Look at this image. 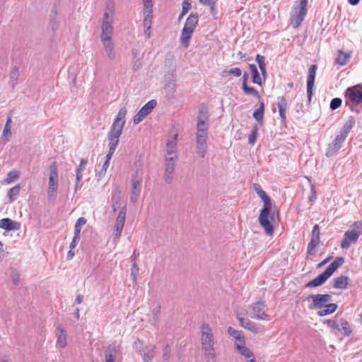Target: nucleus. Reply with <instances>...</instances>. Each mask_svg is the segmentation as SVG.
<instances>
[{
  "label": "nucleus",
  "mask_w": 362,
  "mask_h": 362,
  "mask_svg": "<svg viewBox=\"0 0 362 362\" xmlns=\"http://www.w3.org/2000/svg\"><path fill=\"white\" fill-rule=\"evenodd\" d=\"M135 165L136 169L134 170V173L132 175V180L131 181H138V182L141 183L143 180V169L142 164L139 162L135 163Z\"/></svg>",
  "instance_id": "c756f323"
},
{
  "label": "nucleus",
  "mask_w": 362,
  "mask_h": 362,
  "mask_svg": "<svg viewBox=\"0 0 362 362\" xmlns=\"http://www.w3.org/2000/svg\"><path fill=\"white\" fill-rule=\"evenodd\" d=\"M122 130L120 129H115L110 127V130L107 134V139H108V146L109 149L112 151H115L118 144L119 139L122 135Z\"/></svg>",
  "instance_id": "4468645a"
},
{
  "label": "nucleus",
  "mask_w": 362,
  "mask_h": 362,
  "mask_svg": "<svg viewBox=\"0 0 362 362\" xmlns=\"http://www.w3.org/2000/svg\"><path fill=\"white\" fill-rule=\"evenodd\" d=\"M103 44L105 52L110 59H114L115 58V52L114 49L113 43L112 40L110 41H101Z\"/></svg>",
  "instance_id": "2f4dec72"
},
{
  "label": "nucleus",
  "mask_w": 362,
  "mask_h": 362,
  "mask_svg": "<svg viewBox=\"0 0 362 362\" xmlns=\"http://www.w3.org/2000/svg\"><path fill=\"white\" fill-rule=\"evenodd\" d=\"M132 267L131 269V276L134 281H136V276L139 274V269L135 262V257L132 256Z\"/></svg>",
  "instance_id": "864d4df0"
},
{
  "label": "nucleus",
  "mask_w": 362,
  "mask_h": 362,
  "mask_svg": "<svg viewBox=\"0 0 362 362\" xmlns=\"http://www.w3.org/2000/svg\"><path fill=\"white\" fill-rule=\"evenodd\" d=\"M312 299L313 303L309 305L310 309L322 308L325 305L332 300V296L329 294H316L310 295L307 300Z\"/></svg>",
  "instance_id": "1a4fd4ad"
},
{
  "label": "nucleus",
  "mask_w": 362,
  "mask_h": 362,
  "mask_svg": "<svg viewBox=\"0 0 362 362\" xmlns=\"http://www.w3.org/2000/svg\"><path fill=\"white\" fill-rule=\"evenodd\" d=\"M350 282V278L347 276H340L334 279L333 287L338 289H346Z\"/></svg>",
  "instance_id": "b1692460"
},
{
  "label": "nucleus",
  "mask_w": 362,
  "mask_h": 362,
  "mask_svg": "<svg viewBox=\"0 0 362 362\" xmlns=\"http://www.w3.org/2000/svg\"><path fill=\"white\" fill-rule=\"evenodd\" d=\"M11 278L14 285L18 286L20 283V274L16 269H11Z\"/></svg>",
  "instance_id": "13d9d810"
},
{
  "label": "nucleus",
  "mask_w": 362,
  "mask_h": 362,
  "mask_svg": "<svg viewBox=\"0 0 362 362\" xmlns=\"http://www.w3.org/2000/svg\"><path fill=\"white\" fill-rule=\"evenodd\" d=\"M249 68L252 73V81L254 83L262 85V79L259 75V73L257 70V68L255 64H249Z\"/></svg>",
  "instance_id": "473e14b6"
},
{
  "label": "nucleus",
  "mask_w": 362,
  "mask_h": 362,
  "mask_svg": "<svg viewBox=\"0 0 362 362\" xmlns=\"http://www.w3.org/2000/svg\"><path fill=\"white\" fill-rule=\"evenodd\" d=\"M325 323L332 329H339V324L337 320H327Z\"/></svg>",
  "instance_id": "774afa93"
},
{
  "label": "nucleus",
  "mask_w": 362,
  "mask_h": 362,
  "mask_svg": "<svg viewBox=\"0 0 362 362\" xmlns=\"http://www.w3.org/2000/svg\"><path fill=\"white\" fill-rule=\"evenodd\" d=\"M206 362H216V355L215 353V348H206L202 349Z\"/></svg>",
  "instance_id": "72a5a7b5"
},
{
  "label": "nucleus",
  "mask_w": 362,
  "mask_h": 362,
  "mask_svg": "<svg viewBox=\"0 0 362 362\" xmlns=\"http://www.w3.org/2000/svg\"><path fill=\"white\" fill-rule=\"evenodd\" d=\"M177 135H175V136L169 140L166 145V153L168 154L167 157H175V159L177 158Z\"/></svg>",
  "instance_id": "4be33fe9"
},
{
  "label": "nucleus",
  "mask_w": 362,
  "mask_h": 362,
  "mask_svg": "<svg viewBox=\"0 0 362 362\" xmlns=\"http://www.w3.org/2000/svg\"><path fill=\"white\" fill-rule=\"evenodd\" d=\"M308 0H298L295 2L291 17V23L294 28L300 26L308 13Z\"/></svg>",
  "instance_id": "39448f33"
},
{
  "label": "nucleus",
  "mask_w": 362,
  "mask_h": 362,
  "mask_svg": "<svg viewBox=\"0 0 362 362\" xmlns=\"http://www.w3.org/2000/svg\"><path fill=\"white\" fill-rule=\"evenodd\" d=\"M209 124L207 122H197V133L208 134Z\"/></svg>",
  "instance_id": "49530a36"
},
{
  "label": "nucleus",
  "mask_w": 362,
  "mask_h": 362,
  "mask_svg": "<svg viewBox=\"0 0 362 362\" xmlns=\"http://www.w3.org/2000/svg\"><path fill=\"white\" fill-rule=\"evenodd\" d=\"M289 101V97L283 95L277 98V107L278 108H287Z\"/></svg>",
  "instance_id": "3c124183"
},
{
  "label": "nucleus",
  "mask_w": 362,
  "mask_h": 362,
  "mask_svg": "<svg viewBox=\"0 0 362 362\" xmlns=\"http://www.w3.org/2000/svg\"><path fill=\"white\" fill-rule=\"evenodd\" d=\"M20 175V173L17 170H12V171H10L8 174H7V177L5 179V182L7 183V184H9V183H11L13 182V181H15L16 179L18 178Z\"/></svg>",
  "instance_id": "8fccbe9b"
},
{
  "label": "nucleus",
  "mask_w": 362,
  "mask_h": 362,
  "mask_svg": "<svg viewBox=\"0 0 362 362\" xmlns=\"http://www.w3.org/2000/svg\"><path fill=\"white\" fill-rule=\"evenodd\" d=\"M170 353H171L170 347L168 344H166L163 350V360H165V361L169 360V358H170Z\"/></svg>",
  "instance_id": "338daca9"
},
{
  "label": "nucleus",
  "mask_w": 362,
  "mask_h": 362,
  "mask_svg": "<svg viewBox=\"0 0 362 362\" xmlns=\"http://www.w3.org/2000/svg\"><path fill=\"white\" fill-rule=\"evenodd\" d=\"M208 138V134H196V142L197 153L202 158H204L205 153L207 148L206 141Z\"/></svg>",
  "instance_id": "2eb2a0df"
},
{
  "label": "nucleus",
  "mask_w": 362,
  "mask_h": 362,
  "mask_svg": "<svg viewBox=\"0 0 362 362\" xmlns=\"http://www.w3.org/2000/svg\"><path fill=\"white\" fill-rule=\"evenodd\" d=\"M341 103H342V100L341 98H334L330 102L329 108L332 110H335L341 105Z\"/></svg>",
  "instance_id": "052dcab7"
},
{
  "label": "nucleus",
  "mask_w": 362,
  "mask_h": 362,
  "mask_svg": "<svg viewBox=\"0 0 362 362\" xmlns=\"http://www.w3.org/2000/svg\"><path fill=\"white\" fill-rule=\"evenodd\" d=\"M264 103L263 101H259V108L252 114L253 117L257 120L260 126L263 125L264 122Z\"/></svg>",
  "instance_id": "bb28decb"
},
{
  "label": "nucleus",
  "mask_w": 362,
  "mask_h": 362,
  "mask_svg": "<svg viewBox=\"0 0 362 362\" xmlns=\"http://www.w3.org/2000/svg\"><path fill=\"white\" fill-rule=\"evenodd\" d=\"M127 108L125 107H122L119 110L117 115L116 118L115 119L111 127L115 128V129L122 128V130H123V128L125 124L124 118L127 115Z\"/></svg>",
  "instance_id": "6ab92c4d"
},
{
  "label": "nucleus",
  "mask_w": 362,
  "mask_h": 362,
  "mask_svg": "<svg viewBox=\"0 0 362 362\" xmlns=\"http://www.w3.org/2000/svg\"><path fill=\"white\" fill-rule=\"evenodd\" d=\"M242 88L245 94L253 95L254 97H256L259 100L261 99L260 95L255 88L249 87L247 85H245L242 86Z\"/></svg>",
  "instance_id": "a18cd8bd"
},
{
  "label": "nucleus",
  "mask_w": 362,
  "mask_h": 362,
  "mask_svg": "<svg viewBox=\"0 0 362 362\" xmlns=\"http://www.w3.org/2000/svg\"><path fill=\"white\" fill-rule=\"evenodd\" d=\"M191 8V3L189 0H184L182 3V15H185Z\"/></svg>",
  "instance_id": "69168bd1"
},
{
  "label": "nucleus",
  "mask_w": 362,
  "mask_h": 362,
  "mask_svg": "<svg viewBox=\"0 0 362 362\" xmlns=\"http://www.w3.org/2000/svg\"><path fill=\"white\" fill-rule=\"evenodd\" d=\"M234 346L238 353L244 357L248 358L253 356L254 353L249 348L245 346V344L235 343Z\"/></svg>",
  "instance_id": "cd10ccee"
},
{
  "label": "nucleus",
  "mask_w": 362,
  "mask_h": 362,
  "mask_svg": "<svg viewBox=\"0 0 362 362\" xmlns=\"http://www.w3.org/2000/svg\"><path fill=\"white\" fill-rule=\"evenodd\" d=\"M266 306L263 301H257L253 303L251 305L252 310L251 317L257 320H269V315L264 311Z\"/></svg>",
  "instance_id": "9b49d317"
},
{
  "label": "nucleus",
  "mask_w": 362,
  "mask_h": 362,
  "mask_svg": "<svg viewBox=\"0 0 362 362\" xmlns=\"http://www.w3.org/2000/svg\"><path fill=\"white\" fill-rule=\"evenodd\" d=\"M253 189L257 193V194L261 198V199L267 196L266 192L262 189L260 185L258 183H255L253 185Z\"/></svg>",
  "instance_id": "680f3d73"
},
{
  "label": "nucleus",
  "mask_w": 362,
  "mask_h": 362,
  "mask_svg": "<svg viewBox=\"0 0 362 362\" xmlns=\"http://www.w3.org/2000/svg\"><path fill=\"white\" fill-rule=\"evenodd\" d=\"M21 188V185H17L8 190L7 196L9 199L10 202H13L16 199V197L20 193Z\"/></svg>",
  "instance_id": "58836bf2"
},
{
  "label": "nucleus",
  "mask_w": 362,
  "mask_h": 362,
  "mask_svg": "<svg viewBox=\"0 0 362 362\" xmlns=\"http://www.w3.org/2000/svg\"><path fill=\"white\" fill-rule=\"evenodd\" d=\"M199 18L197 13H192L186 19L180 38V42L186 49L189 46L192 35L198 25Z\"/></svg>",
  "instance_id": "7ed1b4c3"
},
{
  "label": "nucleus",
  "mask_w": 362,
  "mask_h": 362,
  "mask_svg": "<svg viewBox=\"0 0 362 362\" xmlns=\"http://www.w3.org/2000/svg\"><path fill=\"white\" fill-rule=\"evenodd\" d=\"M227 332L230 336L234 337L236 339L237 341L235 343L245 344V337L241 334V332L235 329L232 327H228Z\"/></svg>",
  "instance_id": "7c9ffc66"
},
{
  "label": "nucleus",
  "mask_w": 362,
  "mask_h": 362,
  "mask_svg": "<svg viewBox=\"0 0 362 362\" xmlns=\"http://www.w3.org/2000/svg\"><path fill=\"white\" fill-rule=\"evenodd\" d=\"M56 335L57 337V344L61 348H64L66 346V332L62 325L57 327Z\"/></svg>",
  "instance_id": "412c9836"
},
{
  "label": "nucleus",
  "mask_w": 362,
  "mask_h": 362,
  "mask_svg": "<svg viewBox=\"0 0 362 362\" xmlns=\"http://www.w3.org/2000/svg\"><path fill=\"white\" fill-rule=\"evenodd\" d=\"M339 329H337V331L341 332L345 336H350L352 333V329L350 327L349 323L345 320L344 319L341 318L339 320Z\"/></svg>",
  "instance_id": "c85d7f7f"
},
{
  "label": "nucleus",
  "mask_w": 362,
  "mask_h": 362,
  "mask_svg": "<svg viewBox=\"0 0 362 362\" xmlns=\"http://www.w3.org/2000/svg\"><path fill=\"white\" fill-rule=\"evenodd\" d=\"M0 228L6 230H16L21 228V223L9 218H4L0 220Z\"/></svg>",
  "instance_id": "a211bd4d"
},
{
  "label": "nucleus",
  "mask_w": 362,
  "mask_h": 362,
  "mask_svg": "<svg viewBox=\"0 0 362 362\" xmlns=\"http://www.w3.org/2000/svg\"><path fill=\"white\" fill-rule=\"evenodd\" d=\"M131 183L132 190L130 194V201L134 204L137 202L138 197L140 195L141 183L138 182V181H131Z\"/></svg>",
  "instance_id": "393cba45"
},
{
  "label": "nucleus",
  "mask_w": 362,
  "mask_h": 362,
  "mask_svg": "<svg viewBox=\"0 0 362 362\" xmlns=\"http://www.w3.org/2000/svg\"><path fill=\"white\" fill-rule=\"evenodd\" d=\"M144 28H151L152 18H153L152 13L148 12V13H144Z\"/></svg>",
  "instance_id": "6e6d98bb"
},
{
  "label": "nucleus",
  "mask_w": 362,
  "mask_h": 362,
  "mask_svg": "<svg viewBox=\"0 0 362 362\" xmlns=\"http://www.w3.org/2000/svg\"><path fill=\"white\" fill-rule=\"evenodd\" d=\"M317 69V66L316 64H313L310 66L308 71V77H307V95L308 101L310 102L313 93V89L315 84V79L316 75V71Z\"/></svg>",
  "instance_id": "ddd939ff"
},
{
  "label": "nucleus",
  "mask_w": 362,
  "mask_h": 362,
  "mask_svg": "<svg viewBox=\"0 0 362 362\" xmlns=\"http://www.w3.org/2000/svg\"><path fill=\"white\" fill-rule=\"evenodd\" d=\"M320 241L315 240L314 239H310V243L308 245V254L310 255H313L315 254V249L317 245L319 244Z\"/></svg>",
  "instance_id": "bf43d9fd"
},
{
  "label": "nucleus",
  "mask_w": 362,
  "mask_h": 362,
  "mask_svg": "<svg viewBox=\"0 0 362 362\" xmlns=\"http://www.w3.org/2000/svg\"><path fill=\"white\" fill-rule=\"evenodd\" d=\"M176 160L177 159H175V157H165L163 179L164 181L168 184H170L173 180L176 166Z\"/></svg>",
  "instance_id": "9d476101"
},
{
  "label": "nucleus",
  "mask_w": 362,
  "mask_h": 362,
  "mask_svg": "<svg viewBox=\"0 0 362 362\" xmlns=\"http://www.w3.org/2000/svg\"><path fill=\"white\" fill-rule=\"evenodd\" d=\"M151 314L153 315V320L154 322H158L159 320V316L160 314V307L157 306L156 308H153L151 311Z\"/></svg>",
  "instance_id": "0e129e2a"
},
{
  "label": "nucleus",
  "mask_w": 362,
  "mask_h": 362,
  "mask_svg": "<svg viewBox=\"0 0 362 362\" xmlns=\"http://www.w3.org/2000/svg\"><path fill=\"white\" fill-rule=\"evenodd\" d=\"M356 120L354 116H349L347 121L344 123V126L341 129V132L346 134H349L351 129L355 125Z\"/></svg>",
  "instance_id": "f704fd0d"
},
{
  "label": "nucleus",
  "mask_w": 362,
  "mask_h": 362,
  "mask_svg": "<svg viewBox=\"0 0 362 362\" xmlns=\"http://www.w3.org/2000/svg\"><path fill=\"white\" fill-rule=\"evenodd\" d=\"M120 199L121 190L117 187L112 192L111 194V203L113 212H116L117 208L119 207Z\"/></svg>",
  "instance_id": "a878e982"
},
{
  "label": "nucleus",
  "mask_w": 362,
  "mask_h": 362,
  "mask_svg": "<svg viewBox=\"0 0 362 362\" xmlns=\"http://www.w3.org/2000/svg\"><path fill=\"white\" fill-rule=\"evenodd\" d=\"M359 236L358 234L354 233L353 231L349 230L344 233V238L341 243V248H349L351 243L357 242Z\"/></svg>",
  "instance_id": "aec40b11"
},
{
  "label": "nucleus",
  "mask_w": 362,
  "mask_h": 362,
  "mask_svg": "<svg viewBox=\"0 0 362 362\" xmlns=\"http://www.w3.org/2000/svg\"><path fill=\"white\" fill-rule=\"evenodd\" d=\"M208 111L206 107H202L199 111V115L197 117V122H208Z\"/></svg>",
  "instance_id": "09e8293b"
},
{
  "label": "nucleus",
  "mask_w": 362,
  "mask_h": 362,
  "mask_svg": "<svg viewBox=\"0 0 362 362\" xmlns=\"http://www.w3.org/2000/svg\"><path fill=\"white\" fill-rule=\"evenodd\" d=\"M156 105L157 101L156 100H151L146 104H145L134 115L133 118L134 124H138L142 122L146 116L151 113Z\"/></svg>",
  "instance_id": "6e6552de"
},
{
  "label": "nucleus",
  "mask_w": 362,
  "mask_h": 362,
  "mask_svg": "<svg viewBox=\"0 0 362 362\" xmlns=\"http://www.w3.org/2000/svg\"><path fill=\"white\" fill-rule=\"evenodd\" d=\"M320 227L317 224H315L313 228L311 239L320 241Z\"/></svg>",
  "instance_id": "e2e57ef3"
},
{
  "label": "nucleus",
  "mask_w": 362,
  "mask_h": 362,
  "mask_svg": "<svg viewBox=\"0 0 362 362\" xmlns=\"http://www.w3.org/2000/svg\"><path fill=\"white\" fill-rule=\"evenodd\" d=\"M344 263V258L343 257H337L322 274L308 282L305 286L311 288L322 285Z\"/></svg>",
  "instance_id": "f03ea898"
},
{
  "label": "nucleus",
  "mask_w": 362,
  "mask_h": 362,
  "mask_svg": "<svg viewBox=\"0 0 362 362\" xmlns=\"http://www.w3.org/2000/svg\"><path fill=\"white\" fill-rule=\"evenodd\" d=\"M238 320L240 325L245 329L251 331L254 334H257L259 332V328L252 321L244 317H238Z\"/></svg>",
  "instance_id": "5701e85b"
},
{
  "label": "nucleus",
  "mask_w": 362,
  "mask_h": 362,
  "mask_svg": "<svg viewBox=\"0 0 362 362\" xmlns=\"http://www.w3.org/2000/svg\"><path fill=\"white\" fill-rule=\"evenodd\" d=\"M87 163L88 161L86 159L83 158L81 160L80 164L76 170V181H77V182H80V181L83 178L82 172L86 168Z\"/></svg>",
  "instance_id": "c9c22d12"
},
{
  "label": "nucleus",
  "mask_w": 362,
  "mask_h": 362,
  "mask_svg": "<svg viewBox=\"0 0 362 362\" xmlns=\"http://www.w3.org/2000/svg\"><path fill=\"white\" fill-rule=\"evenodd\" d=\"M347 136H348L347 134H346L344 132L340 131L339 134L336 136V137L334 138V139L332 142L336 144L337 146H339L341 148L342 144L346 140Z\"/></svg>",
  "instance_id": "603ef678"
},
{
  "label": "nucleus",
  "mask_w": 362,
  "mask_h": 362,
  "mask_svg": "<svg viewBox=\"0 0 362 362\" xmlns=\"http://www.w3.org/2000/svg\"><path fill=\"white\" fill-rule=\"evenodd\" d=\"M60 1H58L57 3H54L51 11H50V18L49 22V25L51 28V30L53 32H55L59 26V6Z\"/></svg>",
  "instance_id": "dca6fc26"
},
{
  "label": "nucleus",
  "mask_w": 362,
  "mask_h": 362,
  "mask_svg": "<svg viewBox=\"0 0 362 362\" xmlns=\"http://www.w3.org/2000/svg\"><path fill=\"white\" fill-rule=\"evenodd\" d=\"M340 148H341L339 146L332 142L328 145L326 149L325 156L328 158L332 157L338 152Z\"/></svg>",
  "instance_id": "ea45409f"
},
{
  "label": "nucleus",
  "mask_w": 362,
  "mask_h": 362,
  "mask_svg": "<svg viewBox=\"0 0 362 362\" xmlns=\"http://www.w3.org/2000/svg\"><path fill=\"white\" fill-rule=\"evenodd\" d=\"M264 205L263 208L260 210L259 216L258 218L259 223L264 228L265 233L268 235L274 233V227L269 220V216L272 211V200L269 197L267 196L262 199Z\"/></svg>",
  "instance_id": "20e7f679"
},
{
  "label": "nucleus",
  "mask_w": 362,
  "mask_h": 362,
  "mask_svg": "<svg viewBox=\"0 0 362 362\" xmlns=\"http://www.w3.org/2000/svg\"><path fill=\"white\" fill-rule=\"evenodd\" d=\"M116 349L114 346H108L105 352V362H115Z\"/></svg>",
  "instance_id": "e433bc0d"
},
{
  "label": "nucleus",
  "mask_w": 362,
  "mask_h": 362,
  "mask_svg": "<svg viewBox=\"0 0 362 362\" xmlns=\"http://www.w3.org/2000/svg\"><path fill=\"white\" fill-rule=\"evenodd\" d=\"M350 230L360 236L362 234V223L361 221L354 222V223L351 226Z\"/></svg>",
  "instance_id": "4d7b16f0"
},
{
  "label": "nucleus",
  "mask_w": 362,
  "mask_h": 362,
  "mask_svg": "<svg viewBox=\"0 0 362 362\" xmlns=\"http://www.w3.org/2000/svg\"><path fill=\"white\" fill-rule=\"evenodd\" d=\"M156 349V346H152L151 350H149L147 353H144L141 354L143 356L144 362H151L153 358V351Z\"/></svg>",
  "instance_id": "5fc2aeb1"
},
{
  "label": "nucleus",
  "mask_w": 362,
  "mask_h": 362,
  "mask_svg": "<svg viewBox=\"0 0 362 362\" xmlns=\"http://www.w3.org/2000/svg\"><path fill=\"white\" fill-rule=\"evenodd\" d=\"M18 75H19L18 67L14 66L12 69L11 76H10V81H9V83L11 86L12 88H14L16 84L17 83Z\"/></svg>",
  "instance_id": "37998d69"
},
{
  "label": "nucleus",
  "mask_w": 362,
  "mask_h": 362,
  "mask_svg": "<svg viewBox=\"0 0 362 362\" xmlns=\"http://www.w3.org/2000/svg\"><path fill=\"white\" fill-rule=\"evenodd\" d=\"M349 57V55L341 50L338 51V54L336 58V63L339 65H345L347 64V59Z\"/></svg>",
  "instance_id": "a19ab883"
},
{
  "label": "nucleus",
  "mask_w": 362,
  "mask_h": 362,
  "mask_svg": "<svg viewBox=\"0 0 362 362\" xmlns=\"http://www.w3.org/2000/svg\"><path fill=\"white\" fill-rule=\"evenodd\" d=\"M215 337L209 325L204 322L201 327L202 349L213 348L215 345Z\"/></svg>",
  "instance_id": "0eeeda50"
},
{
  "label": "nucleus",
  "mask_w": 362,
  "mask_h": 362,
  "mask_svg": "<svg viewBox=\"0 0 362 362\" xmlns=\"http://www.w3.org/2000/svg\"><path fill=\"white\" fill-rule=\"evenodd\" d=\"M127 214V205L124 204L120 209L118 216L117 217L114 226L115 238H119L124 225Z\"/></svg>",
  "instance_id": "f8f14e48"
},
{
  "label": "nucleus",
  "mask_w": 362,
  "mask_h": 362,
  "mask_svg": "<svg viewBox=\"0 0 362 362\" xmlns=\"http://www.w3.org/2000/svg\"><path fill=\"white\" fill-rule=\"evenodd\" d=\"M345 105L356 114L362 110V85L349 87L344 93Z\"/></svg>",
  "instance_id": "f257e3e1"
},
{
  "label": "nucleus",
  "mask_w": 362,
  "mask_h": 362,
  "mask_svg": "<svg viewBox=\"0 0 362 362\" xmlns=\"http://www.w3.org/2000/svg\"><path fill=\"white\" fill-rule=\"evenodd\" d=\"M258 130H259V124H255L252 127V129L248 136V142L250 144H252V145L255 144V143L257 140V138Z\"/></svg>",
  "instance_id": "79ce46f5"
},
{
  "label": "nucleus",
  "mask_w": 362,
  "mask_h": 362,
  "mask_svg": "<svg viewBox=\"0 0 362 362\" xmlns=\"http://www.w3.org/2000/svg\"><path fill=\"white\" fill-rule=\"evenodd\" d=\"M58 189V168L56 161L49 165V186L47 189L48 197H55Z\"/></svg>",
  "instance_id": "423d86ee"
},
{
  "label": "nucleus",
  "mask_w": 362,
  "mask_h": 362,
  "mask_svg": "<svg viewBox=\"0 0 362 362\" xmlns=\"http://www.w3.org/2000/svg\"><path fill=\"white\" fill-rule=\"evenodd\" d=\"M173 78L168 83H166L165 86V90L168 94H173L175 91L176 88V83H175V74H173Z\"/></svg>",
  "instance_id": "c03bdc74"
},
{
  "label": "nucleus",
  "mask_w": 362,
  "mask_h": 362,
  "mask_svg": "<svg viewBox=\"0 0 362 362\" xmlns=\"http://www.w3.org/2000/svg\"><path fill=\"white\" fill-rule=\"evenodd\" d=\"M242 74V71L240 68L235 67L230 69H225L221 72L222 77H227L233 75L235 77H239Z\"/></svg>",
  "instance_id": "4c0bfd02"
},
{
  "label": "nucleus",
  "mask_w": 362,
  "mask_h": 362,
  "mask_svg": "<svg viewBox=\"0 0 362 362\" xmlns=\"http://www.w3.org/2000/svg\"><path fill=\"white\" fill-rule=\"evenodd\" d=\"M87 222V220L84 217L79 218L74 226V234H77L80 235V233L81 230V226L85 225Z\"/></svg>",
  "instance_id": "de8ad7c7"
},
{
  "label": "nucleus",
  "mask_w": 362,
  "mask_h": 362,
  "mask_svg": "<svg viewBox=\"0 0 362 362\" xmlns=\"http://www.w3.org/2000/svg\"><path fill=\"white\" fill-rule=\"evenodd\" d=\"M112 21L113 19H111L110 21H103L102 34L100 36L101 41H110L112 40V35L113 32V28L112 25Z\"/></svg>",
  "instance_id": "f3484780"
}]
</instances>
